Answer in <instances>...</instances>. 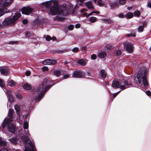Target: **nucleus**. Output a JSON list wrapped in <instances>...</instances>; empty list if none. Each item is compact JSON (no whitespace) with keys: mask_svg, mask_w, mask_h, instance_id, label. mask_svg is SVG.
I'll list each match as a JSON object with an SVG mask.
<instances>
[{"mask_svg":"<svg viewBox=\"0 0 151 151\" xmlns=\"http://www.w3.org/2000/svg\"><path fill=\"white\" fill-rule=\"evenodd\" d=\"M13 111L10 108L8 113V115L10 117V118H6L4 119L2 124V127L3 129L8 124L11 123L12 121V119L13 118Z\"/></svg>","mask_w":151,"mask_h":151,"instance_id":"obj_6","label":"nucleus"},{"mask_svg":"<svg viewBox=\"0 0 151 151\" xmlns=\"http://www.w3.org/2000/svg\"><path fill=\"white\" fill-rule=\"evenodd\" d=\"M79 49L77 47H75L73 49L72 51L73 52H76L78 51Z\"/></svg>","mask_w":151,"mask_h":151,"instance_id":"obj_41","label":"nucleus"},{"mask_svg":"<svg viewBox=\"0 0 151 151\" xmlns=\"http://www.w3.org/2000/svg\"><path fill=\"white\" fill-rule=\"evenodd\" d=\"M133 14L132 13L129 12L125 15V17L128 19H130L133 17Z\"/></svg>","mask_w":151,"mask_h":151,"instance_id":"obj_26","label":"nucleus"},{"mask_svg":"<svg viewBox=\"0 0 151 151\" xmlns=\"http://www.w3.org/2000/svg\"><path fill=\"white\" fill-rule=\"evenodd\" d=\"M0 86L1 87L5 88V85L4 82L1 79H0Z\"/></svg>","mask_w":151,"mask_h":151,"instance_id":"obj_30","label":"nucleus"},{"mask_svg":"<svg viewBox=\"0 0 151 151\" xmlns=\"http://www.w3.org/2000/svg\"><path fill=\"white\" fill-rule=\"evenodd\" d=\"M101 76L103 78H105L106 76V73H105V71L104 70H102L100 72Z\"/></svg>","mask_w":151,"mask_h":151,"instance_id":"obj_25","label":"nucleus"},{"mask_svg":"<svg viewBox=\"0 0 151 151\" xmlns=\"http://www.w3.org/2000/svg\"><path fill=\"white\" fill-rule=\"evenodd\" d=\"M12 1L13 0H4V3H2V6L4 5L7 6L10 5L12 2Z\"/></svg>","mask_w":151,"mask_h":151,"instance_id":"obj_18","label":"nucleus"},{"mask_svg":"<svg viewBox=\"0 0 151 151\" xmlns=\"http://www.w3.org/2000/svg\"><path fill=\"white\" fill-rule=\"evenodd\" d=\"M49 69L46 66H44L43 67H42V70L43 71L45 72V71H47Z\"/></svg>","mask_w":151,"mask_h":151,"instance_id":"obj_39","label":"nucleus"},{"mask_svg":"<svg viewBox=\"0 0 151 151\" xmlns=\"http://www.w3.org/2000/svg\"><path fill=\"white\" fill-rule=\"evenodd\" d=\"M106 54L105 51H102L99 53L98 57L101 58H104L106 56Z\"/></svg>","mask_w":151,"mask_h":151,"instance_id":"obj_21","label":"nucleus"},{"mask_svg":"<svg viewBox=\"0 0 151 151\" xmlns=\"http://www.w3.org/2000/svg\"><path fill=\"white\" fill-rule=\"evenodd\" d=\"M18 43V41H12L11 42H10V44H17Z\"/></svg>","mask_w":151,"mask_h":151,"instance_id":"obj_52","label":"nucleus"},{"mask_svg":"<svg viewBox=\"0 0 151 151\" xmlns=\"http://www.w3.org/2000/svg\"><path fill=\"white\" fill-rule=\"evenodd\" d=\"M0 71L1 74L7 76L8 74V70L6 67L2 66L0 67Z\"/></svg>","mask_w":151,"mask_h":151,"instance_id":"obj_12","label":"nucleus"},{"mask_svg":"<svg viewBox=\"0 0 151 151\" xmlns=\"http://www.w3.org/2000/svg\"><path fill=\"white\" fill-rule=\"evenodd\" d=\"M90 21L92 22H95L96 20V18L94 17H91L89 18Z\"/></svg>","mask_w":151,"mask_h":151,"instance_id":"obj_32","label":"nucleus"},{"mask_svg":"<svg viewBox=\"0 0 151 151\" xmlns=\"http://www.w3.org/2000/svg\"><path fill=\"white\" fill-rule=\"evenodd\" d=\"M72 77L77 78L84 77L85 76L84 73L82 71H74L72 75Z\"/></svg>","mask_w":151,"mask_h":151,"instance_id":"obj_9","label":"nucleus"},{"mask_svg":"<svg viewBox=\"0 0 151 151\" xmlns=\"http://www.w3.org/2000/svg\"><path fill=\"white\" fill-rule=\"evenodd\" d=\"M132 8V7H127V9L128 10H130Z\"/></svg>","mask_w":151,"mask_h":151,"instance_id":"obj_62","label":"nucleus"},{"mask_svg":"<svg viewBox=\"0 0 151 151\" xmlns=\"http://www.w3.org/2000/svg\"><path fill=\"white\" fill-rule=\"evenodd\" d=\"M28 127V123L27 121L24 122L23 128L25 131V136L24 135L21 137V139L25 145L24 148V151H34L35 146L34 144L32 142L29 141L28 138L30 134L28 132L27 129Z\"/></svg>","mask_w":151,"mask_h":151,"instance_id":"obj_2","label":"nucleus"},{"mask_svg":"<svg viewBox=\"0 0 151 151\" xmlns=\"http://www.w3.org/2000/svg\"><path fill=\"white\" fill-rule=\"evenodd\" d=\"M147 6L148 7L151 8V2L148 3Z\"/></svg>","mask_w":151,"mask_h":151,"instance_id":"obj_55","label":"nucleus"},{"mask_svg":"<svg viewBox=\"0 0 151 151\" xmlns=\"http://www.w3.org/2000/svg\"><path fill=\"white\" fill-rule=\"evenodd\" d=\"M12 102H9V101H8V102H9V103H10V104H9V107H10L11 106V104L12 103Z\"/></svg>","mask_w":151,"mask_h":151,"instance_id":"obj_64","label":"nucleus"},{"mask_svg":"<svg viewBox=\"0 0 151 151\" xmlns=\"http://www.w3.org/2000/svg\"><path fill=\"white\" fill-rule=\"evenodd\" d=\"M146 72L145 70L144 69L143 70L138 73L136 77L134 78L135 82L137 84L141 83L142 80L143 86H144L148 85V83L146 77Z\"/></svg>","mask_w":151,"mask_h":151,"instance_id":"obj_4","label":"nucleus"},{"mask_svg":"<svg viewBox=\"0 0 151 151\" xmlns=\"http://www.w3.org/2000/svg\"><path fill=\"white\" fill-rule=\"evenodd\" d=\"M74 28V26L73 25H70L68 27V29L70 30H72Z\"/></svg>","mask_w":151,"mask_h":151,"instance_id":"obj_42","label":"nucleus"},{"mask_svg":"<svg viewBox=\"0 0 151 151\" xmlns=\"http://www.w3.org/2000/svg\"><path fill=\"white\" fill-rule=\"evenodd\" d=\"M103 21L106 24H110L113 22V21L112 20L109 19H103Z\"/></svg>","mask_w":151,"mask_h":151,"instance_id":"obj_27","label":"nucleus"},{"mask_svg":"<svg viewBox=\"0 0 151 151\" xmlns=\"http://www.w3.org/2000/svg\"><path fill=\"white\" fill-rule=\"evenodd\" d=\"M5 90L6 92L8 95V101L9 102H13V99L11 91L8 90H6V89H5Z\"/></svg>","mask_w":151,"mask_h":151,"instance_id":"obj_14","label":"nucleus"},{"mask_svg":"<svg viewBox=\"0 0 151 151\" xmlns=\"http://www.w3.org/2000/svg\"><path fill=\"white\" fill-rule=\"evenodd\" d=\"M78 0L80 2H82L84 0ZM93 0L94 1L95 3H96L97 0Z\"/></svg>","mask_w":151,"mask_h":151,"instance_id":"obj_58","label":"nucleus"},{"mask_svg":"<svg viewBox=\"0 0 151 151\" xmlns=\"http://www.w3.org/2000/svg\"><path fill=\"white\" fill-rule=\"evenodd\" d=\"M145 93H146V94L148 96H151V93L150 91H146Z\"/></svg>","mask_w":151,"mask_h":151,"instance_id":"obj_50","label":"nucleus"},{"mask_svg":"<svg viewBox=\"0 0 151 151\" xmlns=\"http://www.w3.org/2000/svg\"><path fill=\"white\" fill-rule=\"evenodd\" d=\"M8 12L9 11L7 10L6 7L4 6H2L0 9V17Z\"/></svg>","mask_w":151,"mask_h":151,"instance_id":"obj_15","label":"nucleus"},{"mask_svg":"<svg viewBox=\"0 0 151 151\" xmlns=\"http://www.w3.org/2000/svg\"><path fill=\"white\" fill-rule=\"evenodd\" d=\"M0 151H9L6 148H1L0 150Z\"/></svg>","mask_w":151,"mask_h":151,"instance_id":"obj_51","label":"nucleus"},{"mask_svg":"<svg viewBox=\"0 0 151 151\" xmlns=\"http://www.w3.org/2000/svg\"><path fill=\"white\" fill-rule=\"evenodd\" d=\"M56 62L55 60L50 59H47L44 60L43 64L44 65H53L55 64Z\"/></svg>","mask_w":151,"mask_h":151,"instance_id":"obj_11","label":"nucleus"},{"mask_svg":"<svg viewBox=\"0 0 151 151\" xmlns=\"http://www.w3.org/2000/svg\"><path fill=\"white\" fill-rule=\"evenodd\" d=\"M56 39V38L55 37H54L52 38V40H53V41L55 40Z\"/></svg>","mask_w":151,"mask_h":151,"instance_id":"obj_63","label":"nucleus"},{"mask_svg":"<svg viewBox=\"0 0 151 151\" xmlns=\"http://www.w3.org/2000/svg\"><path fill=\"white\" fill-rule=\"evenodd\" d=\"M23 87L24 89L29 90L31 89V86L27 83H26L24 84L23 85Z\"/></svg>","mask_w":151,"mask_h":151,"instance_id":"obj_23","label":"nucleus"},{"mask_svg":"<svg viewBox=\"0 0 151 151\" xmlns=\"http://www.w3.org/2000/svg\"><path fill=\"white\" fill-rule=\"evenodd\" d=\"M54 75L57 77H59L61 74V72L59 70H55L53 72Z\"/></svg>","mask_w":151,"mask_h":151,"instance_id":"obj_29","label":"nucleus"},{"mask_svg":"<svg viewBox=\"0 0 151 151\" xmlns=\"http://www.w3.org/2000/svg\"><path fill=\"white\" fill-rule=\"evenodd\" d=\"M124 47L126 48L127 51L129 53H131L133 50V47L132 43L127 42H125L123 43Z\"/></svg>","mask_w":151,"mask_h":151,"instance_id":"obj_7","label":"nucleus"},{"mask_svg":"<svg viewBox=\"0 0 151 151\" xmlns=\"http://www.w3.org/2000/svg\"><path fill=\"white\" fill-rule=\"evenodd\" d=\"M86 75L88 76H90L91 75V72L90 71H87L86 73H84V76H85L84 77H85L86 76Z\"/></svg>","mask_w":151,"mask_h":151,"instance_id":"obj_40","label":"nucleus"},{"mask_svg":"<svg viewBox=\"0 0 151 151\" xmlns=\"http://www.w3.org/2000/svg\"><path fill=\"white\" fill-rule=\"evenodd\" d=\"M88 8L90 10H92L94 9V7L92 4V1H89L85 3Z\"/></svg>","mask_w":151,"mask_h":151,"instance_id":"obj_16","label":"nucleus"},{"mask_svg":"<svg viewBox=\"0 0 151 151\" xmlns=\"http://www.w3.org/2000/svg\"><path fill=\"white\" fill-rule=\"evenodd\" d=\"M111 85L112 87L114 88H120L121 89L123 90L129 86H132V84L127 80H125L121 82L120 85L118 81L116 80H114L113 81Z\"/></svg>","mask_w":151,"mask_h":151,"instance_id":"obj_5","label":"nucleus"},{"mask_svg":"<svg viewBox=\"0 0 151 151\" xmlns=\"http://www.w3.org/2000/svg\"><path fill=\"white\" fill-rule=\"evenodd\" d=\"M93 13V12H91V13H89V14H88V15H87V16H86V17H88L89 16H91V15H92V14Z\"/></svg>","mask_w":151,"mask_h":151,"instance_id":"obj_57","label":"nucleus"},{"mask_svg":"<svg viewBox=\"0 0 151 151\" xmlns=\"http://www.w3.org/2000/svg\"><path fill=\"white\" fill-rule=\"evenodd\" d=\"M96 56L95 54H93L91 56V58L93 60H95L96 58Z\"/></svg>","mask_w":151,"mask_h":151,"instance_id":"obj_45","label":"nucleus"},{"mask_svg":"<svg viewBox=\"0 0 151 151\" xmlns=\"http://www.w3.org/2000/svg\"><path fill=\"white\" fill-rule=\"evenodd\" d=\"M6 144V142L4 141H2L1 139H0V145H5Z\"/></svg>","mask_w":151,"mask_h":151,"instance_id":"obj_36","label":"nucleus"},{"mask_svg":"<svg viewBox=\"0 0 151 151\" xmlns=\"http://www.w3.org/2000/svg\"><path fill=\"white\" fill-rule=\"evenodd\" d=\"M28 20L27 19H24L22 20V22L23 24H25L27 23H28Z\"/></svg>","mask_w":151,"mask_h":151,"instance_id":"obj_44","label":"nucleus"},{"mask_svg":"<svg viewBox=\"0 0 151 151\" xmlns=\"http://www.w3.org/2000/svg\"><path fill=\"white\" fill-rule=\"evenodd\" d=\"M51 38V37L48 35H47L45 37L46 40L47 41H49Z\"/></svg>","mask_w":151,"mask_h":151,"instance_id":"obj_49","label":"nucleus"},{"mask_svg":"<svg viewBox=\"0 0 151 151\" xmlns=\"http://www.w3.org/2000/svg\"><path fill=\"white\" fill-rule=\"evenodd\" d=\"M25 74L26 76H29L30 74V72L28 70L26 71L25 72Z\"/></svg>","mask_w":151,"mask_h":151,"instance_id":"obj_48","label":"nucleus"},{"mask_svg":"<svg viewBox=\"0 0 151 151\" xmlns=\"http://www.w3.org/2000/svg\"><path fill=\"white\" fill-rule=\"evenodd\" d=\"M120 91H119L113 94L112 98L111 99L112 101H113L114 99L118 94V93L120 92Z\"/></svg>","mask_w":151,"mask_h":151,"instance_id":"obj_37","label":"nucleus"},{"mask_svg":"<svg viewBox=\"0 0 151 151\" xmlns=\"http://www.w3.org/2000/svg\"><path fill=\"white\" fill-rule=\"evenodd\" d=\"M144 26L143 25L140 26L138 28V31L139 32H143L144 29Z\"/></svg>","mask_w":151,"mask_h":151,"instance_id":"obj_33","label":"nucleus"},{"mask_svg":"<svg viewBox=\"0 0 151 151\" xmlns=\"http://www.w3.org/2000/svg\"><path fill=\"white\" fill-rule=\"evenodd\" d=\"M17 137H13L9 139L10 141L14 144H16L17 143Z\"/></svg>","mask_w":151,"mask_h":151,"instance_id":"obj_22","label":"nucleus"},{"mask_svg":"<svg viewBox=\"0 0 151 151\" xmlns=\"http://www.w3.org/2000/svg\"><path fill=\"white\" fill-rule=\"evenodd\" d=\"M140 14V13L138 10L134 12V15L135 16L138 17Z\"/></svg>","mask_w":151,"mask_h":151,"instance_id":"obj_34","label":"nucleus"},{"mask_svg":"<svg viewBox=\"0 0 151 151\" xmlns=\"http://www.w3.org/2000/svg\"><path fill=\"white\" fill-rule=\"evenodd\" d=\"M17 98L19 99H21L22 97V95L18 93L17 94Z\"/></svg>","mask_w":151,"mask_h":151,"instance_id":"obj_46","label":"nucleus"},{"mask_svg":"<svg viewBox=\"0 0 151 151\" xmlns=\"http://www.w3.org/2000/svg\"><path fill=\"white\" fill-rule=\"evenodd\" d=\"M98 3L100 6H102L104 4L101 0H99L98 1Z\"/></svg>","mask_w":151,"mask_h":151,"instance_id":"obj_35","label":"nucleus"},{"mask_svg":"<svg viewBox=\"0 0 151 151\" xmlns=\"http://www.w3.org/2000/svg\"><path fill=\"white\" fill-rule=\"evenodd\" d=\"M118 17L119 18H123L124 17H125V15H124L122 13H121L117 15Z\"/></svg>","mask_w":151,"mask_h":151,"instance_id":"obj_38","label":"nucleus"},{"mask_svg":"<svg viewBox=\"0 0 151 151\" xmlns=\"http://www.w3.org/2000/svg\"><path fill=\"white\" fill-rule=\"evenodd\" d=\"M30 35V32H27L25 33V36L26 37H28Z\"/></svg>","mask_w":151,"mask_h":151,"instance_id":"obj_53","label":"nucleus"},{"mask_svg":"<svg viewBox=\"0 0 151 151\" xmlns=\"http://www.w3.org/2000/svg\"><path fill=\"white\" fill-rule=\"evenodd\" d=\"M110 6L112 7L117 6L118 7L119 6V3L117 0L113 2H110Z\"/></svg>","mask_w":151,"mask_h":151,"instance_id":"obj_20","label":"nucleus"},{"mask_svg":"<svg viewBox=\"0 0 151 151\" xmlns=\"http://www.w3.org/2000/svg\"><path fill=\"white\" fill-rule=\"evenodd\" d=\"M15 109L17 114L19 116V119L20 120V108L19 105L17 104H16L14 106Z\"/></svg>","mask_w":151,"mask_h":151,"instance_id":"obj_17","label":"nucleus"},{"mask_svg":"<svg viewBox=\"0 0 151 151\" xmlns=\"http://www.w3.org/2000/svg\"><path fill=\"white\" fill-rule=\"evenodd\" d=\"M33 9L29 7H24L22 9V13L26 15H28L31 13Z\"/></svg>","mask_w":151,"mask_h":151,"instance_id":"obj_10","label":"nucleus"},{"mask_svg":"<svg viewBox=\"0 0 151 151\" xmlns=\"http://www.w3.org/2000/svg\"><path fill=\"white\" fill-rule=\"evenodd\" d=\"M118 1L119 4L120 5H124L126 3V0H119Z\"/></svg>","mask_w":151,"mask_h":151,"instance_id":"obj_31","label":"nucleus"},{"mask_svg":"<svg viewBox=\"0 0 151 151\" xmlns=\"http://www.w3.org/2000/svg\"><path fill=\"white\" fill-rule=\"evenodd\" d=\"M93 13H96V14H99L100 13V12L99 11H93Z\"/></svg>","mask_w":151,"mask_h":151,"instance_id":"obj_59","label":"nucleus"},{"mask_svg":"<svg viewBox=\"0 0 151 151\" xmlns=\"http://www.w3.org/2000/svg\"><path fill=\"white\" fill-rule=\"evenodd\" d=\"M82 50H86V47L83 46L82 47Z\"/></svg>","mask_w":151,"mask_h":151,"instance_id":"obj_60","label":"nucleus"},{"mask_svg":"<svg viewBox=\"0 0 151 151\" xmlns=\"http://www.w3.org/2000/svg\"><path fill=\"white\" fill-rule=\"evenodd\" d=\"M87 11V10L86 9H85V8H83V9H82L81 10V12H84L85 11Z\"/></svg>","mask_w":151,"mask_h":151,"instance_id":"obj_56","label":"nucleus"},{"mask_svg":"<svg viewBox=\"0 0 151 151\" xmlns=\"http://www.w3.org/2000/svg\"><path fill=\"white\" fill-rule=\"evenodd\" d=\"M15 126L12 123H10L8 124L7 129L8 131L12 133H14L15 132Z\"/></svg>","mask_w":151,"mask_h":151,"instance_id":"obj_13","label":"nucleus"},{"mask_svg":"<svg viewBox=\"0 0 151 151\" xmlns=\"http://www.w3.org/2000/svg\"><path fill=\"white\" fill-rule=\"evenodd\" d=\"M80 25L78 24H76L75 25V27L76 28H78L80 27Z\"/></svg>","mask_w":151,"mask_h":151,"instance_id":"obj_54","label":"nucleus"},{"mask_svg":"<svg viewBox=\"0 0 151 151\" xmlns=\"http://www.w3.org/2000/svg\"><path fill=\"white\" fill-rule=\"evenodd\" d=\"M49 80L48 79L45 78L43 80V82L40 85L39 87L37 90V92H40V93L39 95L36 98V101H39L42 98V96H43L45 93L49 89L52 85L57 83L58 82H53L54 83L52 85L50 84L49 85L47 86L44 88V86L46 84L49 82Z\"/></svg>","mask_w":151,"mask_h":151,"instance_id":"obj_3","label":"nucleus"},{"mask_svg":"<svg viewBox=\"0 0 151 151\" xmlns=\"http://www.w3.org/2000/svg\"><path fill=\"white\" fill-rule=\"evenodd\" d=\"M58 0H52L46 2H42L40 5L42 8L48 9L50 6L52 5L50 9V13L52 15L57 14L55 18L59 21L62 20V17L68 15L72 9L68 10L66 8L60 6L59 7L58 5Z\"/></svg>","mask_w":151,"mask_h":151,"instance_id":"obj_1","label":"nucleus"},{"mask_svg":"<svg viewBox=\"0 0 151 151\" xmlns=\"http://www.w3.org/2000/svg\"><path fill=\"white\" fill-rule=\"evenodd\" d=\"M82 14L84 16H86L87 15V13H83Z\"/></svg>","mask_w":151,"mask_h":151,"instance_id":"obj_61","label":"nucleus"},{"mask_svg":"<svg viewBox=\"0 0 151 151\" xmlns=\"http://www.w3.org/2000/svg\"><path fill=\"white\" fill-rule=\"evenodd\" d=\"M78 63L82 65H85L86 64V62L83 59H81L78 61Z\"/></svg>","mask_w":151,"mask_h":151,"instance_id":"obj_24","label":"nucleus"},{"mask_svg":"<svg viewBox=\"0 0 151 151\" xmlns=\"http://www.w3.org/2000/svg\"><path fill=\"white\" fill-rule=\"evenodd\" d=\"M21 16V14L20 13L17 12L15 14L12 18L14 20V22L20 17Z\"/></svg>","mask_w":151,"mask_h":151,"instance_id":"obj_19","label":"nucleus"},{"mask_svg":"<svg viewBox=\"0 0 151 151\" xmlns=\"http://www.w3.org/2000/svg\"><path fill=\"white\" fill-rule=\"evenodd\" d=\"M70 76L69 74H66L62 78L63 79H65L69 78Z\"/></svg>","mask_w":151,"mask_h":151,"instance_id":"obj_43","label":"nucleus"},{"mask_svg":"<svg viewBox=\"0 0 151 151\" xmlns=\"http://www.w3.org/2000/svg\"><path fill=\"white\" fill-rule=\"evenodd\" d=\"M15 23L14 20L11 17H8L5 19L2 22L3 25L4 26L13 24Z\"/></svg>","mask_w":151,"mask_h":151,"instance_id":"obj_8","label":"nucleus"},{"mask_svg":"<svg viewBox=\"0 0 151 151\" xmlns=\"http://www.w3.org/2000/svg\"><path fill=\"white\" fill-rule=\"evenodd\" d=\"M121 54V52L119 50H117L116 52V55L117 56H119Z\"/></svg>","mask_w":151,"mask_h":151,"instance_id":"obj_47","label":"nucleus"},{"mask_svg":"<svg viewBox=\"0 0 151 151\" xmlns=\"http://www.w3.org/2000/svg\"><path fill=\"white\" fill-rule=\"evenodd\" d=\"M8 84L9 86L12 87L15 85V83L13 80H10L8 81Z\"/></svg>","mask_w":151,"mask_h":151,"instance_id":"obj_28","label":"nucleus"}]
</instances>
